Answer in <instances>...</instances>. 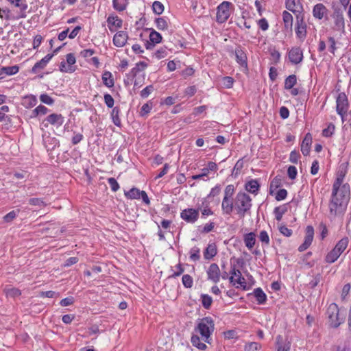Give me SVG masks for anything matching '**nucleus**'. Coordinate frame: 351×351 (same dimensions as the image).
Instances as JSON below:
<instances>
[{"mask_svg": "<svg viewBox=\"0 0 351 351\" xmlns=\"http://www.w3.org/2000/svg\"><path fill=\"white\" fill-rule=\"evenodd\" d=\"M260 188V184L256 180H251L245 183V189L252 194H257Z\"/></svg>", "mask_w": 351, "mask_h": 351, "instance_id": "nucleus-24", "label": "nucleus"}, {"mask_svg": "<svg viewBox=\"0 0 351 351\" xmlns=\"http://www.w3.org/2000/svg\"><path fill=\"white\" fill-rule=\"evenodd\" d=\"M289 60L293 64H300L303 60V51L299 47H292L288 53Z\"/></svg>", "mask_w": 351, "mask_h": 351, "instance_id": "nucleus-11", "label": "nucleus"}, {"mask_svg": "<svg viewBox=\"0 0 351 351\" xmlns=\"http://www.w3.org/2000/svg\"><path fill=\"white\" fill-rule=\"evenodd\" d=\"M182 282L186 288H191L193 286V280L192 277L189 274H184L182 276Z\"/></svg>", "mask_w": 351, "mask_h": 351, "instance_id": "nucleus-42", "label": "nucleus"}, {"mask_svg": "<svg viewBox=\"0 0 351 351\" xmlns=\"http://www.w3.org/2000/svg\"><path fill=\"white\" fill-rule=\"evenodd\" d=\"M40 100L41 102L47 104V105H52L54 103V100L51 98L49 95L44 93L41 94L40 96Z\"/></svg>", "mask_w": 351, "mask_h": 351, "instance_id": "nucleus-44", "label": "nucleus"}, {"mask_svg": "<svg viewBox=\"0 0 351 351\" xmlns=\"http://www.w3.org/2000/svg\"><path fill=\"white\" fill-rule=\"evenodd\" d=\"M128 36L126 32L119 31L113 37V44L117 47H123L128 40Z\"/></svg>", "mask_w": 351, "mask_h": 351, "instance_id": "nucleus-17", "label": "nucleus"}, {"mask_svg": "<svg viewBox=\"0 0 351 351\" xmlns=\"http://www.w3.org/2000/svg\"><path fill=\"white\" fill-rule=\"evenodd\" d=\"M295 34L301 40H304L306 36V25L303 19L299 16H297Z\"/></svg>", "mask_w": 351, "mask_h": 351, "instance_id": "nucleus-14", "label": "nucleus"}, {"mask_svg": "<svg viewBox=\"0 0 351 351\" xmlns=\"http://www.w3.org/2000/svg\"><path fill=\"white\" fill-rule=\"evenodd\" d=\"M286 8L289 10L295 12L298 4L296 3V0H286L285 1Z\"/></svg>", "mask_w": 351, "mask_h": 351, "instance_id": "nucleus-45", "label": "nucleus"}, {"mask_svg": "<svg viewBox=\"0 0 351 351\" xmlns=\"http://www.w3.org/2000/svg\"><path fill=\"white\" fill-rule=\"evenodd\" d=\"M53 53H49L46 55L44 58H43L40 61L37 62L34 66L32 68L31 72L32 73H37L40 71L44 69L49 62L53 58Z\"/></svg>", "mask_w": 351, "mask_h": 351, "instance_id": "nucleus-15", "label": "nucleus"}, {"mask_svg": "<svg viewBox=\"0 0 351 351\" xmlns=\"http://www.w3.org/2000/svg\"><path fill=\"white\" fill-rule=\"evenodd\" d=\"M29 203L31 205L38 206H45L46 204L44 201L40 198H31L29 199Z\"/></svg>", "mask_w": 351, "mask_h": 351, "instance_id": "nucleus-61", "label": "nucleus"}, {"mask_svg": "<svg viewBox=\"0 0 351 351\" xmlns=\"http://www.w3.org/2000/svg\"><path fill=\"white\" fill-rule=\"evenodd\" d=\"M326 313L328 323L331 328H338L344 322V317H340L339 307L335 303H332L328 306Z\"/></svg>", "mask_w": 351, "mask_h": 351, "instance_id": "nucleus-5", "label": "nucleus"}, {"mask_svg": "<svg viewBox=\"0 0 351 351\" xmlns=\"http://www.w3.org/2000/svg\"><path fill=\"white\" fill-rule=\"evenodd\" d=\"M8 1L14 4L16 7L19 8L22 12L25 11L27 8V5L25 3H22V0H8Z\"/></svg>", "mask_w": 351, "mask_h": 351, "instance_id": "nucleus-47", "label": "nucleus"}, {"mask_svg": "<svg viewBox=\"0 0 351 351\" xmlns=\"http://www.w3.org/2000/svg\"><path fill=\"white\" fill-rule=\"evenodd\" d=\"M229 1H223L217 7V21L220 23L226 22L230 16V6Z\"/></svg>", "mask_w": 351, "mask_h": 351, "instance_id": "nucleus-6", "label": "nucleus"}, {"mask_svg": "<svg viewBox=\"0 0 351 351\" xmlns=\"http://www.w3.org/2000/svg\"><path fill=\"white\" fill-rule=\"evenodd\" d=\"M349 243V239L343 237L340 239L335 246L326 255L325 261L331 264L335 263L341 256V254L346 250Z\"/></svg>", "mask_w": 351, "mask_h": 351, "instance_id": "nucleus-4", "label": "nucleus"}, {"mask_svg": "<svg viewBox=\"0 0 351 351\" xmlns=\"http://www.w3.org/2000/svg\"><path fill=\"white\" fill-rule=\"evenodd\" d=\"M108 27L110 32H115L122 27L123 21L115 15H110L107 19Z\"/></svg>", "mask_w": 351, "mask_h": 351, "instance_id": "nucleus-16", "label": "nucleus"}, {"mask_svg": "<svg viewBox=\"0 0 351 351\" xmlns=\"http://www.w3.org/2000/svg\"><path fill=\"white\" fill-rule=\"evenodd\" d=\"M314 237V228L311 226H308L305 230L304 241L298 247L299 252H303L306 250L312 243Z\"/></svg>", "mask_w": 351, "mask_h": 351, "instance_id": "nucleus-12", "label": "nucleus"}, {"mask_svg": "<svg viewBox=\"0 0 351 351\" xmlns=\"http://www.w3.org/2000/svg\"><path fill=\"white\" fill-rule=\"evenodd\" d=\"M214 330V321L210 317H205L199 319L197 321V326L194 328V331L196 334H193L191 337V341L192 345L200 350H206L207 348L206 345L201 342L200 337L197 334L201 336L202 340L210 344L211 343V335Z\"/></svg>", "mask_w": 351, "mask_h": 351, "instance_id": "nucleus-2", "label": "nucleus"}, {"mask_svg": "<svg viewBox=\"0 0 351 351\" xmlns=\"http://www.w3.org/2000/svg\"><path fill=\"white\" fill-rule=\"evenodd\" d=\"M253 294L258 304H262L266 302L267 295L261 288H256L253 291Z\"/></svg>", "mask_w": 351, "mask_h": 351, "instance_id": "nucleus-30", "label": "nucleus"}, {"mask_svg": "<svg viewBox=\"0 0 351 351\" xmlns=\"http://www.w3.org/2000/svg\"><path fill=\"white\" fill-rule=\"evenodd\" d=\"M260 345L256 342H251L245 346V351H257Z\"/></svg>", "mask_w": 351, "mask_h": 351, "instance_id": "nucleus-58", "label": "nucleus"}, {"mask_svg": "<svg viewBox=\"0 0 351 351\" xmlns=\"http://www.w3.org/2000/svg\"><path fill=\"white\" fill-rule=\"evenodd\" d=\"M259 28L263 31H266L269 28V23L265 18H262L257 21Z\"/></svg>", "mask_w": 351, "mask_h": 351, "instance_id": "nucleus-55", "label": "nucleus"}, {"mask_svg": "<svg viewBox=\"0 0 351 351\" xmlns=\"http://www.w3.org/2000/svg\"><path fill=\"white\" fill-rule=\"evenodd\" d=\"M112 5L114 10L122 12L125 10L128 5V0H113Z\"/></svg>", "mask_w": 351, "mask_h": 351, "instance_id": "nucleus-34", "label": "nucleus"}, {"mask_svg": "<svg viewBox=\"0 0 351 351\" xmlns=\"http://www.w3.org/2000/svg\"><path fill=\"white\" fill-rule=\"evenodd\" d=\"M46 121L51 125L58 128L63 124L64 119L60 114L53 113L46 118Z\"/></svg>", "mask_w": 351, "mask_h": 351, "instance_id": "nucleus-21", "label": "nucleus"}, {"mask_svg": "<svg viewBox=\"0 0 351 351\" xmlns=\"http://www.w3.org/2000/svg\"><path fill=\"white\" fill-rule=\"evenodd\" d=\"M37 104V99L34 95L25 96L23 98V105L27 108H32Z\"/></svg>", "mask_w": 351, "mask_h": 351, "instance_id": "nucleus-33", "label": "nucleus"}, {"mask_svg": "<svg viewBox=\"0 0 351 351\" xmlns=\"http://www.w3.org/2000/svg\"><path fill=\"white\" fill-rule=\"evenodd\" d=\"M234 53L237 63L241 66L247 67V56L242 49L240 47H237Z\"/></svg>", "mask_w": 351, "mask_h": 351, "instance_id": "nucleus-23", "label": "nucleus"}, {"mask_svg": "<svg viewBox=\"0 0 351 351\" xmlns=\"http://www.w3.org/2000/svg\"><path fill=\"white\" fill-rule=\"evenodd\" d=\"M243 241L245 246L251 250L256 242V235L254 232H250L244 235Z\"/></svg>", "mask_w": 351, "mask_h": 351, "instance_id": "nucleus-28", "label": "nucleus"}, {"mask_svg": "<svg viewBox=\"0 0 351 351\" xmlns=\"http://www.w3.org/2000/svg\"><path fill=\"white\" fill-rule=\"evenodd\" d=\"M333 18L337 30L343 31L345 28V22L343 14L339 12L335 13Z\"/></svg>", "mask_w": 351, "mask_h": 351, "instance_id": "nucleus-25", "label": "nucleus"}, {"mask_svg": "<svg viewBox=\"0 0 351 351\" xmlns=\"http://www.w3.org/2000/svg\"><path fill=\"white\" fill-rule=\"evenodd\" d=\"M201 299L203 307L206 309H209L213 302L212 298L207 294H202Z\"/></svg>", "mask_w": 351, "mask_h": 351, "instance_id": "nucleus-39", "label": "nucleus"}, {"mask_svg": "<svg viewBox=\"0 0 351 351\" xmlns=\"http://www.w3.org/2000/svg\"><path fill=\"white\" fill-rule=\"evenodd\" d=\"M199 252L200 250L197 247H194L190 250V258L193 261H197L199 259Z\"/></svg>", "mask_w": 351, "mask_h": 351, "instance_id": "nucleus-43", "label": "nucleus"}, {"mask_svg": "<svg viewBox=\"0 0 351 351\" xmlns=\"http://www.w3.org/2000/svg\"><path fill=\"white\" fill-rule=\"evenodd\" d=\"M19 66L16 65L12 66H3L1 68V73H5L8 75H12L19 72Z\"/></svg>", "mask_w": 351, "mask_h": 351, "instance_id": "nucleus-40", "label": "nucleus"}, {"mask_svg": "<svg viewBox=\"0 0 351 351\" xmlns=\"http://www.w3.org/2000/svg\"><path fill=\"white\" fill-rule=\"evenodd\" d=\"M48 110V108L45 106L39 105L33 110V113L34 114V116H37L38 114H46Z\"/></svg>", "mask_w": 351, "mask_h": 351, "instance_id": "nucleus-50", "label": "nucleus"}, {"mask_svg": "<svg viewBox=\"0 0 351 351\" xmlns=\"http://www.w3.org/2000/svg\"><path fill=\"white\" fill-rule=\"evenodd\" d=\"M234 208V201L232 198L223 197L221 203V210L225 215H230Z\"/></svg>", "mask_w": 351, "mask_h": 351, "instance_id": "nucleus-19", "label": "nucleus"}, {"mask_svg": "<svg viewBox=\"0 0 351 351\" xmlns=\"http://www.w3.org/2000/svg\"><path fill=\"white\" fill-rule=\"evenodd\" d=\"M346 173V171L343 170L339 171L332 184L329 203L330 213L332 216L343 215L346 210L350 200V185L348 183H343Z\"/></svg>", "mask_w": 351, "mask_h": 351, "instance_id": "nucleus-1", "label": "nucleus"}, {"mask_svg": "<svg viewBox=\"0 0 351 351\" xmlns=\"http://www.w3.org/2000/svg\"><path fill=\"white\" fill-rule=\"evenodd\" d=\"M328 13V9L323 3H317L313 9V16L319 20L323 19Z\"/></svg>", "mask_w": 351, "mask_h": 351, "instance_id": "nucleus-18", "label": "nucleus"}, {"mask_svg": "<svg viewBox=\"0 0 351 351\" xmlns=\"http://www.w3.org/2000/svg\"><path fill=\"white\" fill-rule=\"evenodd\" d=\"M252 198L244 192H239L234 198V209L241 218L250 213L252 206Z\"/></svg>", "mask_w": 351, "mask_h": 351, "instance_id": "nucleus-3", "label": "nucleus"}, {"mask_svg": "<svg viewBox=\"0 0 351 351\" xmlns=\"http://www.w3.org/2000/svg\"><path fill=\"white\" fill-rule=\"evenodd\" d=\"M234 193V187L232 184H229L226 186L224 190V196L223 197L232 198V195Z\"/></svg>", "mask_w": 351, "mask_h": 351, "instance_id": "nucleus-52", "label": "nucleus"}, {"mask_svg": "<svg viewBox=\"0 0 351 351\" xmlns=\"http://www.w3.org/2000/svg\"><path fill=\"white\" fill-rule=\"evenodd\" d=\"M149 40L152 43L147 42L145 44L147 49H151L156 44L160 43L162 40V36L158 32L154 29H152L149 34Z\"/></svg>", "mask_w": 351, "mask_h": 351, "instance_id": "nucleus-20", "label": "nucleus"}, {"mask_svg": "<svg viewBox=\"0 0 351 351\" xmlns=\"http://www.w3.org/2000/svg\"><path fill=\"white\" fill-rule=\"evenodd\" d=\"M311 143L312 136L310 133H308L305 135L301 144V152L304 156L309 154Z\"/></svg>", "mask_w": 351, "mask_h": 351, "instance_id": "nucleus-22", "label": "nucleus"}, {"mask_svg": "<svg viewBox=\"0 0 351 351\" xmlns=\"http://www.w3.org/2000/svg\"><path fill=\"white\" fill-rule=\"evenodd\" d=\"M279 230L281 234L287 237H291L292 234V230L285 226H281Z\"/></svg>", "mask_w": 351, "mask_h": 351, "instance_id": "nucleus-63", "label": "nucleus"}, {"mask_svg": "<svg viewBox=\"0 0 351 351\" xmlns=\"http://www.w3.org/2000/svg\"><path fill=\"white\" fill-rule=\"evenodd\" d=\"M335 131V125L332 123H330L327 128H325L322 131V135L324 137H330L331 136Z\"/></svg>", "mask_w": 351, "mask_h": 351, "instance_id": "nucleus-48", "label": "nucleus"}, {"mask_svg": "<svg viewBox=\"0 0 351 351\" xmlns=\"http://www.w3.org/2000/svg\"><path fill=\"white\" fill-rule=\"evenodd\" d=\"M337 112L341 116L342 121H344V117L347 114L348 110V101L346 95L344 93H341L338 95L336 100Z\"/></svg>", "mask_w": 351, "mask_h": 351, "instance_id": "nucleus-7", "label": "nucleus"}, {"mask_svg": "<svg viewBox=\"0 0 351 351\" xmlns=\"http://www.w3.org/2000/svg\"><path fill=\"white\" fill-rule=\"evenodd\" d=\"M73 302H74V298L73 297H68V298H65L62 299L60 301V304L62 306H66L73 304Z\"/></svg>", "mask_w": 351, "mask_h": 351, "instance_id": "nucleus-64", "label": "nucleus"}, {"mask_svg": "<svg viewBox=\"0 0 351 351\" xmlns=\"http://www.w3.org/2000/svg\"><path fill=\"white\" fill-rule=\"evenodd\" d=\"M287 211V208L281 207H276L274 208V214L277 221H280L283 215Z\"/></svg>", "mask_w": 351, "mask_h": 351, "instance_id": "nucleus-46", "label": "nucleus"}, {"mask_svg": "<svg viewBox=\"0 0 351 351\" xmlns=\"http://www.w3.org/2000/svg\"><path fill=\"white\" fill-rule=\"evenodd\" d=\"M287 196V191L286 189H280L277 193H276V199L277 201H281V200H283L285 199Z\"/></svg>", "mask_w": 351, "mask_h": 351, "instance_id": "nucleus-60", "label": "nucleus"}, {"mask_svg": "<svg viewBox=\"0 0 351 351\" xmlns=\"http://www.w3.org/2000/svg\"><path fill=\"white\" fill-rule=\"evenodd\" d=\"M154 56L158 60L166 57L167 56V51L166 50V48H160L155 52Z\"/></svg>", "mask_w": 351, "mask_h": 351, "instance_id": "nucleus-59", "label": "nucleus"}, {"mask_svg": "<svg viewBox=\"0 0 351 351\" xmlns=\"http://www.w3.org/2000/svg\"><path fill=\"white\" fill-rule=\"evenodd\" d=\"M223 85L227 88H230L234 84V79L232 77L226 76L222 79Z\"/></svg>", "mask_w": 351, "mask_h": 351, "instance_id": "nucleus-56", "label": "nucleus"}, {"mask_svg": "<svg viewBox=\"0 0 351 351\" xmlns=\"http://www.w3.org/2000/svg\"><path fill=\"white\" fill-rule=\"evenodd\" d=\"M120 109L118 107L112 108L111 112V118L113 123L117 126L121 125V119L119 118Z\"/></svg>", "mask_w": 351, "mask_h": 351, "instance_id": "nucleus-35", "label": "nucleus"}, {"mask_svg": "<svg viewBox=\"0 0 351 351\" xmlns=\"http://www.w3.org/2000/svg\"><path fill=\"white\" fill-rule=\"evenodd\" d=\"M25 16L26 15L23 13L20 16L16 18L11 15L10 10L8 8H0V18L2 19L9 21L11 19H19V18H25Z\"/></svg>", "mask_w": 351, "mask_h": 351, "instance_id": "nucleus-27", "label": "nucleus"}, {"mask_svg": "<svg viewBox=\"0 0 351 351\" xmlns=\"http://www.w3.org/2000/svg\"><path fill=\"white\" fill-rule=\"evenodd\" d=\"M298 171L297 169L294 166H290L287 170V174L290 179L293 180L296 178Z\"/></svg>", "mask_w": 351, "mask_h": 351, "instance_id": "nucleus-62", "label": "nucleus"}, {"mask_svg": "<svg viewBox=\"0 0 351 351\" xmlns=\"http://www.w3.org/2000/svg\"><path fill=\"white\" fill-rule=\"evenodd\" d=\"M297 82V78L295 75L288 76L285 81V88L287 90L291 89Z\"/></svg>", "mask_w": 351, "mask_h": 351, "instance_id": "nucleus-37", "label": "nucleus"}, {"mask_svg": "<svg viewBox=\"0 0 351 351\" xmlns=\"http://www.w3.org/2000/svg\"><path fill=\"white\" fill-rule=\"evenodd\" d=\"M155 23L156 27L159 30H165L168 28V21L166 17H159L156 19Z\"/></svg>", "mask_w": 351, "mask_h": 351, "instance_id": "nucleus-36", "label": "nucleus"}, {"mask_svg": "<svg viewBox=\"0 0 351 351\" xmlns=\"http://www.w3.org/2000/svg\"><path fill=\"white\" fill-rule=\"evenodd\" d=\"M104 102L108 108H112L114 106V101L113 97L108 93H106L104 96Z\"/></svg>", "mask_w": 351, "mask_h": 351, "instance_id": "nucleus-51", "label": "nucleus"}, {"mask_svg": "<svg viewBox=\"0 0 351 351\" xmlns=\"http://www.w3.org/2000/svg\"><path fill=\"white\" fill-rule=\"evenodd\" d=\"M66 62L62 61L60 64V71L64 73H73L75 68L73 66L76 62V59L73 53H68L66 56Z\"/></svg>", "mask_w": 351, "mask_h": 351, "instance_id": "nucleus-9", "label": "nucleus"}, {"mask_svg": "<svg viewBox=\"0 0 351 351\" xmlns=\"http://www.w3.org/2000/svg\"><path fill=\"white\" fill-rule=\"evenodd\" d=\"M141 192L138 189L133 187L128 191H125L124 195L128 199H138L141 198Z\"/></svg>", "mask_w": 351, "mask_h": 351, "instance_id": "nucleus-31", "label": "nucleus"}, {"mask_svg": "<svg viewBox=\"0 0 351 351\" xmlns=\"http://www.w3.org/2000/svg\"><path fill=\"white\" fill-rule=\"evenodd\" d=\"M208 280L215 283L219 282L221 272L219 266L216 263H212L208 268L207 271Z\"/></svg>", "mask_w": 351, "mask_h": 351, "instance_id": "nucleus-13", "label": "nucleus"}, {"mask_svg": "<svg viewBox=\"0 0 351 351\" xmlns=\"http://www.w3.org/2000/svg\"><path fill=\"white\" fill-rule=\"evenodd\" d=\"M217 254L216 248L213 245H208L204 252V258L206 259H210L214 257Z\"/></svg>", "mask_w": 351, "mask_h": 351, "instance_id": "nucleus-38", "label": "nucleus"}, {"mask_svg": "<svg viewBox=\"0 0 351 351\" xmlns=\"http://www.w3.org/2000/svg\"><path fill=\"white\" fill-rule=\"evenodd\" d=\"M108 182L112 191L116 192L119 189V184L114 178H110L108 179Z\"/></svg>", "mask_w": 351, "mask_h": 351, "instance_id": "nucleus-57", "label": "nucleus"}, {"mask_svg": "<svg viewBox=\"0 0 351 351\" xmlns=\"http://www.w3.org/2000/svg\"><path fill=\"white\" fill-rule=\"evenodd\" d=\"M153 90L154 87L152 85L147 86L141 91L140 95L142 98H147Z\"/></svg>", "mask_w": 351, "mask_h": 351, "instance_id": "nucleus-53", "label": "nucleus"}, {"mask_svg": "<svg viewBox=\"0 0 351 351\" xmlns=\"http://www.w3.org/2000/svg\"><path fill=\"white\" fill-rule=\"evenodd\" d=\"M282 19L285 24V28L286 29H291L293 25V16L287 11L282 12Z\"/></svg>", "mask_w": 351, "mask_h": 351, "instance_id": "nucleus-32", "label": "nucleus"}, {"mask_svg": "<svg viewBox=\"0 0 351 351\" xmlns=\"http://www.w3.org/2000/svg\"><path fill=\"white\" fill-rule=\"evenodd\" d=\"M152 10L155 14H161L164 12V5L161 2L155 1L152 5Z\"/></svg>", "mask_w": 351, "mask_h": 351, "instance_id": "nucleus-41", "label": "nucleus"}, {"mask_svg": "<svg viewBox=\"0 0 351 351\" xmlns=\"http://www.w3.org/2000/svg\"><path fill=\"white\" fill-rule=\"evenodd\" d=\"M19 213V210L10 211V213H8L7 215H5L4 216V217H3L4 221L5 222H10L17 216Z\"/></svg>", "mask_w": 351, "mask_h": 351, "instance_id": "nucleus-54", "label": "nucleus"}, {"mask_svg": "<svg viewBox=\"0 0 351 351\" xmlns=\"http://www.w3.org/2000/svg\"><path fill=\"white\" fill-rule=\"evenodd\" d=\"M258 238L263 243H265L267 245L269 244V237L265 230L260 232Z\"/></svg>", "mask_w": 351, "mask_h": 351, "instance_id": "nucleus-49", "label": "nucleus"}, {"mask_svg": "<svg viewBox=\"0 0 351 351\" xmlns=\"http://www.w3.org/2000/svg\"><path fill=\"white\" fill-rule=\"evenodd\" d=\"M3 291L8 298H16L20 296L21 294V292L19 289L13 287L10 285L6 286L4 288Z\"/></svg>", "mask_w": 351, "mask_h": 351, "instance_id": "nucleus-26", "label": "nucleus"}, {"mask_svg": "<svg viewBox=\"0 0 351 351\" xmlns=\"http://www.w3.org/2000/svg\"><path fill=\"white\" fill-rule=\"evenodd\" d=\"M102 81L104 84L108 87L112 88L114 85V81L113 80L112 73L110 71H105L102 74Z\"/></svg>", "mask_w": 351, "mask_h": 351, "instance_id": "nucleus-29", "label": "nucleus"}, {"mask_svg": "<svg viewBox=\"0 0 351 351\" xmlns=\"http://www.w3.org/2000/svg\"><path fill=\"white\" fill-rule=\"evenodd\" d=\"M231 276L229 277L230 283H232L237 288L243 287L245 288L246 282L245 278L242 276L241 272L239 269H237L236 265H234L231 267L230 271Z\"/></svg>", "mask_w": 351, "mask_h": 351, "instance_id": "nucleus-8", "label": "nucleus"}, {"mask_svg": "<svg viewBox=\"0 0 351 351\" xmlns=\"http://www.w3.org/2000/svg\"><path fill=\"white\" fill-rule=\"evenodd\" d=\"M199 208H186L180 213L181 218L188 223H195L199 217Z\"/></svg>", "mask_w": 351, "mask_h": 351, "instance_id": "nucleus-10", "label": "nucleus"}]
</instances>
